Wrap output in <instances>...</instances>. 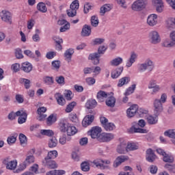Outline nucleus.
Here are the masks:
<instances>
[{"label":"nucleus","instance_id":"e433bc0d","mask_svg":"<svg viewBox=\"0 0 175 175\" xmlns=\"http://www.w3.org/2000/svg\"><path fill=\"white\" fill-rule=\"evenodd\" d=\"M131 81V78L128 77H122L119 80L118 83V87H122V85H125V84H128Z\"/></svg>","mask_w":175,"mask_h":175},{"label":"nucleus","instance_id":"13d9d810","mask_svg":"<svg viewBox=\"0 0 175 175\" xmlns=\"http://www.w3.org/2000/svg\"><path fill=\"white\" fill-rule=\"evenodd\" d=\"M15 55L18 59L24 58V55H23V51L20 48L15 49Z\"/></svg>","mask_w":175,"mask_h":175},{"label":"nucleus","instance_id":"8fccbe9b","mask_svg":"<svg viewBox=\"0 0 175 175\" xmlns=\"http://www.w3.org/2000/svg\"><path fill=\"white\" fill-rule=\"evenodd\" d=\"M126 146L127 152H129V151H135V150H137V148H139V146L133 143H129Z\"/></svg>","mask_w":175,"mask_h":175},{"label":"nucleus","instance_id":"cd10ccee","mask_svg":"<svg viewBox=\"0 0 175 175\" xmlns=\"http://www.w3.org/2000/svg\"><path fill=\"white\" fill-rule=\"evenodd\" d=\"M130 133H147L146 129H140L136 126H133L129 130Z\"/></svg>","mask_w":175,"mask_h":175},{"label":"nucleus","instance_id":"69168bd1","mask_svg":"<svg viewBox=\"0 0 175 175\" xmlns=\"http://www.w3.org/2000/svg\"><path fill=\"white\" fill-rule=\"evenodd\" d=\"M93 44L94 46L102 44L105 42V39L103 38H95L92 40Z\"/></svg>","mask_w":175,"mask_h":175},{"label":"nucleus","instance_id":"ea45409f","mask_svg":"<svg viewBox=\"0 0 175 175\" xmlns=\"http://www.w3.org/2000/svg\"><path fill=\"white\" fill-rule=\"evenodd\" d=\"M37 10L42 13H46L47 12L46 4H44L43 2H40L37 5Z\"/></svg>","mask_w":175,"mask_h":175},{"label":"nucleus","instance_id":"774afa93","mask_svg":"<svg viewBox=\"0 0 175 175\" xmlns=\"http://www.w3.org/2000/svg\"><path fill=\"white\" fill-rule=\"evenodd\" d=\"M167 3L173 9L175 10V0H165Z\"/></svg>","mask_w":175,"mask_h":175},{"label":"nucleus","instance_id":"c03bdc74","mask_svg":"<svg viewBox=\"0 0 175 175\" xmlns=\"http://www.w3.org/2000/svg\"><path fill=\"white\" fill-rule=\"evenodd\" d=\"M163 47H173L174 46V42H172L170 39H165L162 42Z\"/></svg>","mask_w":175,"mask_h":175},{"label":"nucleus","instance_id":"dca6fc26","mask_svg":"<svg viewBox=\"0 0 175 175\" xmlns=\"http://www.w3.org/2000/svg\"><path fill=\"white\" fill-rule=\"evenodd\" d=\"M94 115L86 116L82 121L83 126L87 128V126H88L89 125H91V124H92V122L94 121Z\"/></svg>","mask_w":175,"mask_h":175},{"label":"nucleus","instance_id":"4d7b16f0","mask_svg":"<svg viewBox=\"0 0 175 175\" xmlns=\"http://www.w3.org/2000/svg\"><path fill=\"white\" fill-rule=\"evenodd\" d=\"M93 163L96 166V167H100V169H105V165H103L105 161H103V160H96L93 162Z\"/></svg>","mask_w":175,"mask_h":175},{"label":"nucleus","instance_id":"3c124183","mask_svg":"<svg viewBox=\"0 0 175 175\" xmlns=\"http://www.w3.org/2000/svg\"><path fill=\"white\" fill-rule=\"evenodd\" d=\"M79 6L80 3H79V0H75L71 3L70 5V9H72L74 10H79Z\"/></svg>","mask_w":175,"mask_h":175},{"label":"nucleus","instance_id":"680f3d73","mask_svg":"<svg viewBox=\"0 0 175 175\" xmlns=\"http://www.w3.org/2000/svg\"><path fill=\"white\" fill-rule=\"evenodd\" d=\"M60 66H61V62L59 60H55L52 62L53 69H55L57 70L59 69Z\"/></svg>","mask_w":175,"mask_h":175},{"label":"nucleus","instance_id":"b1692460","mask_svg":"<svg viewBox=\"0 0 175 175\" xmlns=\"http://www.w3.org/2000/svg\"><path fill=\"white\" fill-rule=\"evenodd\" d=\"M91 29H92L91 26L88 25H83L81 31V36L84 37L90 36L92 32Z\"/></svg>","mask_w":175,"mask_h":175},{"label":"nucleus","instance_id":"58836bf2","mask_svg":"<svg viewBox=\"0 0 175 175\" xmlns=\"http://www.w3.org/2000/svg\"><path fill=\"white\" fill-rule=\"evenodd\" d=\"M97 105L96 100H89L87 101L85 104V107L87 109H94V107H96Z\"/></svg>","mask_w":175,"mask_h":175},{"label":"nucleus","instance_id":"5fc2aeb1","mask_svg":"<svg viewBox=\"0 0 175 175\" xmlns=\"http://www.w3.org/2000/svg\"><path fill=\"white\" fill-rule=\"evenodd\" d=\"M135 89H136V85L135 84L132 85L131 87L127 89V90L124 93V95H126V96H128L131 95V94H133V92H135Z\"/></svg>","mask_w":175,"mask_h":175},{"label":"nucleus","instance_id":"aec40b11","mask_svg":"<svg viewBox=\"0 0 175 175\" xmlns=\"http://www.w3.org/2000/svg\"><path fill=\"white\" fill-rule=\"evenodd\" d=\"M124 70V67H118L116 69L113 70L111 72V78L112 79H118L121 76V73H122Z\"/></svg>","mask_w":175,"mask_h":175},{"label":"nucleus","instance_id":"49530a36","mask_svg":"<svg viewBox=\"0 0 175 175\" xmlns=\"http://www.w3.org/2000/svg\"><path fill=\"white\" fill-rule=\"evenodd\" d=\"M16 141H17V134H15L14 135H10L7 139L8 144L10 146H11V144H14V143H16Z\"/></svg>","mask_w":175,"mask_h":175},{"label":"nucleus","instance_id":"4468645a","mask_svg":"<svg viewBox=\"0 0 175 175\" xmlns=\"http://www.w3.org/2000/svg\"><path fill=\"white\" fill-rule=\"evenodd\" d=\"M152 3L156 6V10L158 13H162V12H163L165 5L162 0H152Z\"/></svg>","mask_w":175,"mask_h":175},{"label":"nucleus","instance_id":"9b49d317","mask_svg":"<svg viewBox=\"0 0 175 175\" xmlns=\"http://www.w3.org/2000/svg\"><path fill=\"white\" fill-rule=\"evenodd\" d=\"M129 159V157L128 156H119L113 162V167H118L121 163L125 162V161H128Z\"/></svg>","mask_w":175,"mask_h":175},{"label":"nucleus","instance_id":"c9c22d12","mask_svg":"<svg viewBox=\"0 0 175 175\" xmlns=\"http://www.w3.org/2000/svg\"><path fill=\"white\" fill-rule=\"evenodd\" d=\"M61 132H66L70 124L65 120H62L59 124Z\"/></svg>","mask_w":175,"mask_h":175},{"label":"nucleus","instance_id":"a878e982","mask_svg":"<svg viewBox=\"0 0 175 175\" xmlns=\"http://www.w3.org/2000/svg\"><path fill=\"white\" fill-rule=\"evenodd\" d=\"M1 20L8 24H12V14L9 12H5L2 16Z\"/></svg>","mask_w":175,"mask_h":175},{"label":"nucleus","instance_id":"c756f323","mask_svg":"<svg viewBox=\"0 0 175 175\" xmlns=\"http://www.w3.org/2000/svg\"><path fill=\"white\" fill-rule=\"evenodd\" d=\"M110 10H111V5L110 4H105L100 9V16H105V14L110 12Z\"/></svg>","mask_w":175,"mask_h":175},{"label":"nucleus","instance_id":"0e129e2a","mask_svg":"<svg viewBox=\"0 0 175 175\" xmlns=\"http://www.w3.org/2000/svg\"><path fill=\"white\" fill-rule=\"evenodd\" d=\"M149 170L151 174H157V173L158 172V167L157 165H152L150 166Z\"/></svg>","mask_w":175,"mask_h":175},{"label":"nucleus","instance_id":"1a4fd4ad","mask_svg":"<svg viewBox=\"0 0 175 175\" xmlns=\"http://www.w3.org/2000/svg\"><path fill=\"white\" fill-rule=\"evenodd\" d=\"M139 109V106L137 105H131L126 111L127 117L129 118H132V117H135V114L137 113V110Z\"/></svg>","mask_w":175,"mask_h":175},{"label":"nucleus","instance_id":"393cba45","mask_svg":"<svg viewBox=\"0 0 175 175\" xmlns=\"http://www.w3.org/2000/svg\"><path fill=\"white\" fill-rule=\"evenodd\" d=\"M122 62H124L122 57H118L111 60L109 62V65H111V66H119V65H121Z\"/></svg>","mask_w":175,"mask_h":175},{"label":"nucleus","instance_id":"603ef678","mask_svg":"<svg viewBox=\"0 0 175 175\" xmlns=\"http://www.w3.org/2000/svg\"><path fill=\"white\" fill-rule=\"evenodd\" d=\"M165 169H167V170H168V172H170V173H175V164H169V163H166L164 165Z\"/></svg>","mask_w":175,"mask_h":175},{"label":"nucleus","instance_id":"4c0bfd02","mask_svg":"<svg viewBox=\"0 0 175 175\" xmlns=\"http://www.w3.org/2000/svg\"><path fill=\"white\" fill-rule=\"evenodd\" d=\"M57 144H58V140H57V138H55V137H51L49 139V147H50V148H53L54 147H57Z\"/></svg>","mask_w":175,"mask_h":175},{"label":"nucleus","instance_id":"a19ab883","mask_svg":"<svg viewBox=\"0 0 175 175\" xmlns=\"http://www.w3.org/2000/svg\"><path fill=\"white\" fill-rule=\"evenodd\" d=\"M43 81L45 84H47V85H53L54 84V78L53 77H44L43 78Z\"/></svg>","mask_w":175,"mask_h":175},{"label":"nucleus","instance_id":"79ce46f5","mask_svg":"<svg viewBox=\"0 0 175 175\" xmlns=\"http://www.w3.org/2000/svg\"><path fill=\"white\" fill-rule=\"evenodd\" d=\"M164 135L170 139H175V129H169L164 133Z\"/></svg>","mask_w":175,"mask_h":175},{"label":"nucleus","instance_id":"6e6552de","mask_svg":"<svg viewBox=\"0 0 175 175\" xmlns=\"http://www.w3.org/2000/svg\"><path fill=\"white\" fill-rule=\"evenodd\" d=\"M100 132H102V129L99 126L92 127L89 133H90V136L92 139H98L99 135H100Z\"/></svg>","mask_w":175,"mask_h":175},{"label":"nucleus","instance_id":"f257e3e1","mask_svg":"<svg viewBox=\"0 0 175 175\" xmlns=\"http://www.w3.org/2000/svg\"><path fill=\"white\" fill-rule=\"evenodd\" d=\"M154 68H155L154 62L150 59H147L144 63L139 64L138 70L139 72H146V70H148V72H152Z\"/></svg>","mask_w":175,"mask_h":175},{"label":"nucleus","instance_id":"de8ad7c7","mask_svg":"<svg viewBox=\"0 0 175 175\" xmlns=\"http://www.w3.org/2000/svg\"><path fill=\"white\" fill-rule=\"evenodd\" d=\"M65 173H66L65 170H52V171L47 172L46 174L47 175H63V174H65Z\"/></svg>","mask_w":175,"mask_h":175},{"label":"nucleus","instance_id":"c85d7f7f","mask_svg":"<svg viewBox=\"0 0 175 175\" xmlns=\"http://www.w3.org/2000/svg\"><path fill=\"white\" fill-rule=\"evenodd\" d=\"M105 103L108 107H114V106H116V98L113 96H109L107 98Z\"/></svg>","mask_w":175,"mask_h":175},{"label":"nucleus","instance_id":"f03ea898","mask_svg":"<svg viewBox=\"0 0 175 175\" xmlns=\"http://www.w3.org/2000/svg\"><path fill=\"white\" fill-rule=\"evenodd\" d=\"M147 3V0H137L131 5V9L133 12H142L144 9H146Z\"/></svg>","mask_w":175,"mask_h":175},{"label":"nucleus","instance_id":"37998d69","mask_svg":"<svg viewBox=\"0 0 175 175\" xmlns=\"http://www.w3.org/2000/svg\"><path fill=\"white\" fill-rule=\"evenodd\" d=\"M90 163L83 161L81 163V170L82 172H90Z\"/></svg>","mask_w":175,"mask_h":175},{"label":"nucleus","instance_id":"f8f14e48","mask_svg":"<svg viewBox=\"0 0 175 175\" xmlns=\"http://www.w3.org/2000/svg\"><path fill=\"white\" fill-rule=\"evenodd\" d=\"M136 59H137V54L135 52H131L130 57L126 63V68H131L136 62Z\"/></svg>","mask_w":175,"mask_h":175},{"label":"nucleus","instance_id":"338daca9","mask_svg":"<svg viewBox=\"0 0 175 175\" xmlns=\"http://www.w3.org/2000/svg\"><path fill=\"white\" fill-rule=\"evenodd\" d=\"M19 140L21 144H25V143H27V136L23 133H21L19 135Z\"/></svg>","mask_w":175,"mask_h":175},{"label":"nucleus","instance_id":"bf43d9fd","mask_svg":"<svg viewBox=\"0 0 175 175\" xmlns=\"http://www.w3.org/2000/svg\"><path fill=\"white\" fill-rule=\"evenodd\" d=\"M55 81L57 83V84L64 85L65 84V77H64V76L56 77Z\"/></svg>","mask_w":175,"mask_h":175},{"label":"nucleus","instance_id":"7ed1b4c3","mask_svg":"<svg viewBox=\"0 0 175 175\" xmlns=\"http://www.w3.org/2000/svg\"><path fill=\"white\" fill-rule=\"evenodd\" d=\"M149 38L152 44H158V43H161V36H159V33L157 31H150L149 33Z\"/></svg>","mask_w":175,"mask_h":175},{"label":"nucleus","instance_id":"f3484780","mask_svg":"<svg viewBox=\"0 0 175 175\" xmlns=\"http://www.w3.org/2000/svg\"><path fill=\"white\" fill-rule=\"evenodd\" d=\"M99 58H100V55L98 53H90L88 57V59L94 61V65H98L100 61Z\"/></svg>","mask_w":175,"mask_h":175},{"label":"nucleus","instance_id":"412c9836","mask_svg":"<svg viewBox=\"0 0 175 175\" xmlns=\"http://www.w3.org/2000/svg\"><path fill=\"white\" fill-rule=\"evenodd\" d=\"M126 147V142H123L120 143V144L118 146L117 152H118V154H126V152H128Z\"/></svg>","mask_w":175,"mask_h":175},{"label":"nucleus","instance_id":"09e8293b","mask_svg":"<svg viewBox=\"0 0 175 175\" xmlns=\"http://www.w3.org/2000/svg\"><path fill=\"white\" fill-rule=\"evenodd\" d=\"M99 25V19L98 16L94 15L91 17V25L92 27H96Z\"/></svg>","mask_w":175,"mask_h":175},{"label":"nucleus","instance_id":"2f4dec72","mask_svg":"<svg viewBox=\"0 0 175 175\" xmlns=\"http://www.w3.org/2000/svg\"><path fill=\"white\" fill-rule=\"evenodd\" d=\"M66 132H67L68 136H73V135L77 133V129L75 126L69 124Z\"/></svg>","mask_w":175,"mask_h":175},{"label":"nucleus","instance_id":"473e14b6","mask_svg":"<svg viewBox=\"0 0 175 175\" xmlns=\"http://www.w3.org/2000/svg\"><path fill=\"white\" fill-rule=\"evenodd\" d=\"M75 54V51L72 49H67L64 53V57L70 62L72 59V55Z\"/></svg>","mask_w":175,"mask_h":175},{"label":"nucleus","instance_id":"a18cd8bd","mask_svg":"<svg viewBox=\"0 0 175 175\" xmlns=\"http://www.w3.org/2000/svg\"><path fill=\"white\" fill-rule=\"evenodd\" d=\"M17 167V161H11L8 163V165L6 166V169H8V170H14Z\"/></svg>","mask_w":175,"mask_h":175},{"label":"nucleus","instance_id":"0eeeda50","mask_svg":"<svg viewBox=\"0 0 175 175\" xmlns=\"http://www.w3.org/2000/svg\"><path fill=\"white\" fill-rule=\"evenodd\" d=\"M16 116L19 117L18 118V124H24L27 121V117H28V114L25 111L21 110L16 112Z\"/></svg>","mask_w":175,"mask_h":175},{"label":"nucleus","instance_id":"20e7f679","mask_svg":"<svg viewBox=\"0 0 175 175\" xmlns=\"http://www.w3.org/2000/svg\"><path fill=\"white\" fill-rule=\"evenodd\" d=\"M153 106L154 107V116H159L161 111H163V106L159 99L156 98L153 102Z\"/></svg>","mask_w":175,"mask_h":175},{"label":"nucleus","instance_id":"7c9ffc66","mask_svg":"<svg viewBox=\"0 0 175 175\" xmlns=\"http://www.w3.org/2000/svg\"><path fill=\"white\" fill-rule=\"evenodd\" d=\"M163 161L167 163H173V162H174V157L172 154L165 153V155L163 156Z\"/></svg>","mask_w":175,"mask_h":175},{"label":"nucleus","instance_id":"864d4df0","mask_svg":"<svg viewBox=\"0 0 175 175\" xmlns=\"http://www.w3.org/2000/svg\"><path fill=\"white\" fill-rule=\"evenodd\" d=\"M76 105H77V103L75 101H72V103H69L66 107V112L70 113V111H72L73 109H75V106H76Z\"/></svg>","mask_w":175,"mask_h":175},{"label":"nucleus","instance_id":"052dcab7","mask_svg":"<svg viewBox=\"0 0 175 175\" xmlns=\"http://www.w3.org/2000/svg\"><path fill=\"white\" fill-rule=\"evenodd\" d=\"M67 16L68 17H75L77 14V10L70 8V10H67Z\"/></svg>","mask_w":175,"mask_h":175},{"label":"nucleus","instance_id":"f704fd0d","mask_svg":"<svg viewBox=\"0 0 175 175\" xmlns=\"http://www.w3.org/2000/svg\"><path fill=\"white\" fill-rule=\"evenodd\" d=\"M58 157V152L57 150H51L48 152L47 156L45 157V159H55V158Z\"/></svg>","mask_w":175,"mask_h":175},{"label":"nucleus","instance_id":"72a5a7b5","mask_svg":"<svg viewBox=\"0 0 175 175\" xmlns=\"http://www.w3.org/2000/svg\"><path fill=\"white\" fill-rule=\"evenodd\" d=\"M19 81L21 84H23V85H25V88H26V90H29V88H31V81L29 79L21 78Z\"/></svg>","mask_w":175,"mask_h":175},{"label":"nucleus","instance_id":"bb28decb","mask_svg":"<svg viewBox=\"0 0 175 175\" xmlns=\"http://www.w3.org/2000/svg\"><path fill=\"white\" fill-rule=\"evenodd\" d=\"M146 120L148 124H149V125H155V124L158 123V116L157 115H154V116H147Z\"/></svg>","mask_w":175,"mask_h":175},{"label":"nucleus","instance_id":"5701e85b","mask_svg":"<svg viewBox=\"0 0 175 175\" xmlns=\"http://www.w3.org/2000/svg\"><path fill=\"white\" fill-rule=\"evenodd\" d=\"M57 122V115L52 113L46 118V125L51 126L53 124Z\"/></svg>","mask_w":175,"mask_h":175},{"label":"nucleus","instance_id":"e2e57ef3","mask_svg":"<svg viewBox=\"0 0 175 175\" xmlns=\"http://www.w3.org/2000/svg\"><path fill=\"white\" fill-rule=\"evenodd\" d=\"M40 133L45 136H53L54 135V132L51 130H41Z\"/></svg>","mask_w":175,"mask_h":175},{"label":"nucleus","instance_id":"423d86ee","mask_svg":"<svg viewBox=\"0 0 175 175\" xmlns=\"http://www.w3.org/2000/svg\"><path fill=\"white\" fill-rule=\"evenodd\" d=\"M35 151V149H31L27 152L25 159L23 161L25 164L27 165V166L35 162V157L33 156Z\"/></svg>","mask_w":175,"mask_h":175},{"label":"nucleus","instance_id":"6ab92c4d","mask_svg":"<svg viewBox=\"0 0 175 175\" xmlns=\"http://www.w3.org/2000/svg\"><path fill=\"white\" fill-rule=\"evenodd\" d=\"M108 96H109V94L106 92L100 90L97 93L96 98L98 102H105V100Z\"/></svg>","mask_w":175,"mask_h":175},{"label":"nucleus","instance_id":"4be33fe9","mask_svg":"<svg viewBox=\"0 0 175 175\" xmlns=\"http://www.w3.org/2000/svg\"><path fill=\"white\" fill-rule=\"evenodd\" d=\"M55 98L60 106H64L65 103H66V100L64 98V96L60 93H56L55 94Z\"/></svg>","mask_w":175,"mask_h":175},{"label":"nucleus","instance_id":"2eb2a0df","mask_svg":"<svg viewBox=\"0 0 175 175\" xmlns=\"http://www.w3.org/2000/svg\"><path fill=\"white\" fill-rule=\"evenodd\" d=\"M157 159V155L154 153L152 149L149 148L146 150V160L148 162H154Z\"/></svg>","mask_w":175,"mask_h":175},{"label":"nucleus","instance_id":"39448f33","mask_svg":"<svg viewBox=\"0 0 175 175\" xmlns=\"http://www.w3.org/2000/svg\"><path fill=\"white\" fill-rule=\"evenodd\" d=\"M114 139V134L103 133L98 136V142L100 143H106L107 142H111Z\"/></svg>","mask_w":175,"mask_h":175},{"label":"nucleus","instance_id":"ddd939ff","mask_svg":"<svg viewBox=\"0 0 175 175\" xmlns=\"http://www.w3.org/2000/svg\"><path fill=\"white\" fill-rule=\"evenodd\" d=\"M42 162L44 165L46 166V167H49V169H57V167H58V165H57V163H55V161L49 159H44Z\"/></svg>","mask_w":175,"mask_h":175},{"label":"nucleus","instance_id":"a211bd4d","mask_svg":"<svg viewBox=\"0 0 175 175\" xmlns=\"http://www.w3.org/2000/svg\"><path fill=\"white\" fill-rule=\"evenodd\" d=\"M33 68L32 64L28 62L23 63L21 67V70H23L25 73H29Z\"/></svg>","mask_w":175,"mask_h":175},{"label":"nucleus","instance_id":"9d476101","mask_svg":"<svg viewBox=\"0 0 175 175\" xmlns=\"http://www.w3.org/2000/svg\"><path fill=\"white\" fill-rule=\"evenodd\" d=\"M158 23V16L155 14H152L148 16L147 18V23L150 25V27H154V25H157Z\"/></svg>","mask_w":175,"mask_h":175},{"label":"nucleus","instance_id":"6e6d98bb","mask_svg":"<svg viewBox=\"0 0 175 175\" xmlns=\"http://www.w3.org/2000/svg\"><path fill=\"white\" fill-rule=\"evenodd\" d=\"M104 129L107 131H113L116 129V126L113 123H107L105 125L103 126Z\"/></svg>","mask_w":175,"mask_h":175}]
</instances>
